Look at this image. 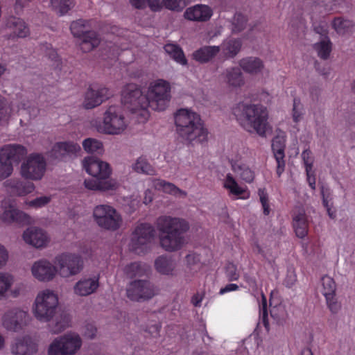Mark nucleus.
<instances>
[{
    "label": "nucleus",
    "mask_w": 355,
    "mask_h": 355,
    "mask_svg": "<svg viewBox=\"0 0 355 355\" xmlns=\"http://www.w3.org/2000/svg\"><path fill=\"white\" fill-rule=\"evenodd\" d=\"M171 99V85L163 79L150 83L146 95L142 94L135 84H128L122 91L121 102L136 115L139 123H145L150 116L148 110L162 111L166 109Z\"/></svg>",
    "instance_id": "1"
},
{
    "label": "nucleus",
    "mask_w": 355,
    "mask_h": 355,
    "mask_svg": "<svg viewBox=\"0 0 355 355\" xmlns=\"http://www.w3.org/2000/svg\"><path fill=\"white\" fill-rule=\"evenodd\" d=\"M155 225L159 232L161 247L168 252H175L182 248L184 243V234L189 230L188 222L180 218L161 216Z\"/></svg>",
    "instance_id": "2"
},
{
    "label": "nucleus",
    "mask_w": 355,
    "mask_h": 355,
    "mask_svg": "<svg viewBox=\"0 0 355 355\" xmlns=\"http://www.w3.org/2000/svg\"><path fill=\"white\" fill-rule=\"evenodd\" d=\"M174 118L177 133L183 139L199 143L207 141L208 132L198 113L181 108L177 110Z\"/></svg>",
    "instance_id": "3"
},
{
    "label": "nucleus",
    "mask_w": 355,
    "mask_h": 355,
    "mask_svg": "<svg viewBox=\"0 0 355 355\" xmlns=\"http://www.w3.org/2000/svg\"><path fill=\"white\" fill-rule=\"evenodd\" d=\"M233 114L245 129L252 128L260 136H265L268 125V111L265 107L239 103L233 109Z\"/></svg>",
    "instance_id": "4"
},
{
    "label": "nucleus",
    "mask_w": 355,
    "mask_h": 355,
    "mask_svg": "<svg viewBox=\"0 0 355 355\" xmlns=\"http://www.w3.org/2000/svg\"><path fill=\"white\" fill-rule=\"evenodd\" d=\"M27 154L20 144H7L0 148V180L9 177L13 171V163H19Z\"/></svg>",
    "instance_id": "5"
},
{
    "label": "nucleus",
    "mask_w": 355,
    "mask_h": 355,
    "mask_svg": "<svg viewBox=\"0 0 355 355\" xmlns=\"http://www.w3.org/2000/svg\"><path fill=\"white\" fill-rule=\"evenodd\" d=\"M89 21L80 19L73 21L70 30L73 35L81 39L80 49L84 52L92 51L100 44V38L96 32L89 31Z\"/></svg>",
    "instance_id": "6"
},
{
    "label": "nucleus",
    "mask_w": 355,
    "mask_h": 355,
    "mask_svg": "<svg viewBox=\"0 0 355 355\" xmlns=\"http://www.w3.org/2000/svg\"><path fill=\"white\" fill-rule=\"evenodd\" d=\"M58 304V297L53 291H42L35 299V316L40 321H49L55 313Z\"/></svg>",
    "instance_id": "7"
},
{
    "label": "nucleus",
    "mask_w": 355,
    "mask_h": 355,
    "mask_svg": "<svg viewBox=\"0 0 355 355\" xmlns=\"http://www.w3.org/2000/svg\"><path fill=\"white\" fill-rule=\"evenodd\" d=\"M128 123L121 109L110 106L104 113L103 121L98 125V130L107 135H119L126 128Z\"/></svg>",
    "instance_id": "8"
},
{
    "label": "nucleus",
    "mask_w": 355,
    "mask_h": 355,
    "mask_svg": "<svg viewBox=\"0 0 355 355\" xmlns=\"http://www.w3.org/2000/svg\"><path fill=\"white\" fill-rule=\"evenodd\" d=\"M155 230L149 223H141L135 229L130 241V249L137 254H145L154 240Z\"/></svg>",
    "instance_id": "9"
},
{
    "label": "nucleus",
    "mask_w": 355,
    "mask_h": 355,
    "mask_svg": "<svg viewBox=\"0 0 355 355\" xmlns=\"http://www.w3.org/2000/svg\"><path fill=\"white\" fill-rule=\"evenodd\" d=\"M93 216L96 224L103 229L115 231L121 224V215L112 206L100 205L95 207Z\"/></svg>",
    "instance_id": "10"
},
{
    "label": "nucleus",
    "mask_w": 355,
    "mask_h": 355,
    "mask_svg": "<svg viewBox=\"0 0 355 355\" xmlns=\"http://www.w3.org/2000/svg\"><path fill=\"white\" fill-rule=\"evenodd\" d=\"M57 271L62 277H69L78 274L83 267V260L80 255L65 252L58 255L55 259Z\"/></svg>",
    "instance_id": "11"
},
{
    "label": "nucleus",
    "mask_w": 355,
    "mask_h": 355,
    "mask_svg": "<svg viewBox=\"0 0 355 355\" xmlns=\"http://www.w3.org/2000/svg\"><path fill=\"white\" fill-rule=\"evenodd\" d=\"M82 341L78 335L67 334L53 340L50 345L49 355H73L81 347Z\"/></svg>",
    "instance_id": "12"
},
{
    "label": "nucleus",
    "mask_w": 355,
    "mask_h": 355,
    "mask_svg": "<svg viewBox=\"0 0 355 355\" xmlns=\"http://www.w3.org/2000/svg\"><path fill=\"white\" fill-rule=\"evenodd\" d=\"M46 163L44 157L38 153L31 154L21 166V174L26 179L41 180L46 171Z\"/></svg>",
    "instance_id": "13"
},
{
    "label": "nucleus",
    "mask_w": 355,
    "mask_h": 355,
    "mask_svg": "<svg viewBox=\"0 0 355 355\" xmlns=\"http://www.w3.org/2000/svg\"><path fill=\"white\" fill-rule=\"evenodd\" d=\"M155 295L154 286L147 280H135L127 288V296L132 301L148 300Z\"/></svg>",
    "instance_id": "14"
},
{
    "label": "nucleus",
    "mask_w": 355,
    "mask_h": 355,
    "mask_svg": "<svg viewBox=\"0 0 355 355\" xmlns=\"http://www.w3.org/2000/svg\"><path fill=\"white\" fill-rule=\"evenodd\" d=\"M83 167L86 172L94 178L107 179L111 174L110 165L94 156L85 158Z\"/></svg>",
    "instance_id": "15"
},
{
    "label": "nucleus",
    "mask_w": 355,
    "mask_h": 355,
    "mask_svg": "<svg viewBox=\"0 0 355 355\" xmlns=\"http://www.w3.org/2000/svg\"><path fill=\"white\" fill-rule=\"evenodd\" d=\"M80 151V146L73 141L57 142L49 152V156L58 160H67L77 156Z\"/></svg>",
    "instance_id": "16"
},
{
    "label": "nucleus",
    "mask_w": 355,
    "mask_h": 355,
    "mask_svg": "<svg viewBox=\"0 0 355 355\" xmlns=\"http://www.w3.org/2000/svg\"><path fill=\"white\" fill-rule=\"evenodd\" d=\"M321 282L322 293L325 297L327 306L331 313H336L340 309V304L336 298V283L333 278L327 275L322 277Z\"/></svg>",
    "instance_id": "17"
},
{
    "label": "nucleus",
    "mask_w": 355,
    "mask_h": 355,
    "mask_svg": "<svg viewBox=\"0 0 355 355\" xmlns=\"http://www.w3.org/2000/svg\"><path fill=\"white\" fill-rule=\"evenodd\" d=\"M0 219L6 225H24L29 224L31 222V218L28 214L12 205H9L4 208L0 216Z\"/></svg>",
    "instance_id": "18"
},
{
    "label": "nucleus",
    "mask_w": 355,
    "mask_h": 355,
    "mask_svg": "<svg viewBox=\"0 0 355 355\" xmlns=\"http://www.w3.org/2000/svg\"><path fill=\"white\" fill-rule=\"evenodd\" d=\"M27 316L26 311L15 309L4 314L3 324L7 329L17 331L26 324Z\"/></svg>",
    "instance_id": "19"
},
{
    "label": "nucleus",
    "mask_w": 355,
    "mask_h": 355,
    "mask_svg": "<svg viewBox=\"0 0 355 355\" xmlns=\"http://www.w3.org/2000/svg\"><path fill=\"white\" fill-rule=\"evenodd\" d=\"M112 95L109 89L106 87H101L94 89L89 87L85 93L84 100V107L86 109H92L100 105L104 101L109 98Z\"/></svg>",
    "instance_id": "20"
},
{
    "label": "nucleus",
    "mask_w": 355,
    "mask_h": 355,
    "mask_svg": "<svg viewBox=\"0 0 355 355\" xmlns=\"http://www.w3.org/2000/svg\"><path fill=\"white\" fill-rule=\"evenodd\" d=\"M32 274L37 279L41 282H49L55 275L56 266H53L46 260L36 261L32 266Z\"/></svg>",
    "instance_id": "21"
},
{
    "label": "nucleus",
    "mask_w": 355,
    "mask_h": 355,
    "mask_svg": "<svg viewBox=\"0 0 355 355\" xmlns=\"http://www.w3.org/2000/svg\"><path fill=\"white\" fill-rule=\"evenodd\" d=\"M190 0H147V4L153 12L160 11L163 7L173 11H182Z\"/></svg>",
    "instance_id": "22"
},
{
    "label": "nucleus",
    "mask_w": 355,
    "mask_h": 355,
    "mask_svg": "<svg viewBox=\"0 0 355 355\" xmlns=\"http://www.w3.org/2000/svg\"><path fill=\"white\" fill-rule=\"evenodd\" d=\"M284 149L285 139L279 136L274 137L272 141V150L277 162L276 173L278 178L281 177L285 170Z\"/></svg>",
    "instance_id": "23"
},
{
    "label": "nucleus",
    "mask_w": 355,
    "mask_h": 355,
    "mask_svg": "<svg viewBox=\"0 0 355 355\" xmlns=\"http://www.w3.org/2000/svg\"><path fill=\"white\" fill-rule=\"evenodd\" d=\"M248 148L243 144L232 146L227 159L232 171H236L240 168V166L245 164V162L248 155Z\"/></svg>",
    "instance_id": "24"
},
{
    "label": "nucleus",
    "mask_w": 355,
    "mask_h": 355,
    "mask_svg": "<svg viewBox=\"0 0 355 355\" xmlns=\"http://www.w3.org/2000/svg\"><path fill=\"white\" fill-rule=\"evenodd\" d=\"M213 15V11L208 6L197 4L188 8L184 14V17L193 21H207Z\"/></svg>",
    "instance_id": "25"
},
{
    "label": "nucleus",
    "mask_w": 355,
    "mask_h": 355,
    "mask_svg": "<svg viewBox=\"0 0 355 355\" xmlns=\"http://www.w3.org/2000/svg\"><path fill=\"white\" fill-rule=\"evenodd\" d=\"M23 239L26 243L37 248L44 247L48 242L46 232L37 227L28 228L23 234Z\"/></svg>",
    "instance_id": "26"
},
{
    "label": "nucleus",
    "mask_w": 355,
    "mask_h": 355,
    "mask_svg": "<svg viewBox=\"0 0 355 355\" xmlns=\"http://www.w3.org/2000/svg\"><path fill=\"white\" fill-rule=\"evenodd\" d=\"M37 350V345L30 336L17 338L12 346L15 355H33Z\"/></svg>",
    "instance_id": "27"
},
{
    "label": "nucleus",
    "mask_w": 355,
    "mask_h": 355,
    "mask_svg": "<svg viewBox=\"0 0 355 355\" xmlns=\"http://www.w3.org/2000/svg\"><path fill=\"white\" fill-rule=\"evenodd\" d=\"M84 184L88 189L101 191H116L119 186V184L115 180H107L94 177L90 179H86Z\"/></svg>",
    "instance_id": "28"
},
{
    "label": "nucleus",
    "mask_w": 355,
    "mask_h": 355,
    "mask_svg": "<svg viewBox=\"0 0 355 355\" xmlns=\"http://www.w3.org/2000/svg\"><path fill=\"white\" fill-rule=\"evenodd\" d=\"M99 286L98 277L82 278L74 286V293L80 296H87L94 293Z\"/></svg>",
    "instance_id": "29"
},
{
    "label": "nucleus",
    "mask_w": 355,
    "mask_h": 355,
    "mask_svg": "<svg viewBox=\"0 0 355 355\" xmlns=\"http://www.w3.org/2000/svg\"><path fill=\"white\" fill-rule=\"evenodd\" d=\"M6 27L11 31L10 37L12 38H24L29 35L30 30L26 22L16 17H10L6 21Z\"/></svg>",
    "instance_id": "30"
},
{
    "label": "nucleus",
    "mask_w": 355,
    "mask_h": 355,
    "mask_svg": "<svg viewBox=\"0 0 355 355\" xmlns=\"http://www.w3.org/2000/svg\"><path fill=\"white\" fill-rule=\"evenodd\" d=\"M219 46H203L191 55L192 59L200 64H206L213 60L220 51Z\"/></svg>",
    "instance_id": "31"
},
{
    "label": "nucleus",
    "mask_w": 355,
    "mask_h": 355,
    "mask_svg": "<svg viewBox=\"0 0 355 355\" xmlns=\"http://www.w3.org/2000/svg\"><path fill=\"white\" fill-rule=\"evenodd\" d=\"M223 187L229 191L230 195L235 196L237 198L245 200L250 196L249 193L238 184L231 173L227 174L224 180Z\"/></svg>",
    "instance_id": "32"
},
{
    "label": "nucleus",
    "mask_w": 355,
    "mask_h": 355,
    "mask_svg": "<svg viewBox=\"0 0 355 355\" xmlns=\"http://www.w3.org/2000/svg\"><path fill=\"white\" fill-rule=\"evenodd\" d=\"M7 184L12 189V192L18 196H25L33 192L35 189L32 182H23L17 179L10 180Z\"/></svg>",
    "instance_id": "33"
},
{
    "label": "nucleus",
    "mask_w": 355,
    "mask_h": 355,
    "mask_svg": "<svg viewBox=\"0 0 355 355\" xmlns=\"http://www.w3.org/2000/svg\"><path fill=\"white\" fill-rule=\"evenodd\" d=\"M293 226L297 237L303 239L307 235L308 223L304 212H300L294 216Z\"/></svg>",
    "instance_id": "34"
},
{
    "label": "nucleus",
    "mask_w": 355,
    "mask_h": 355,
    "mask_svg": "<svg viewBox=\"0 0 355 355\" xmlns=\"http://www.w3.org/2000/svg\"><path fill=\"white\" fill-rule=\"evenodd\" d=\"M239 64L245 71L252 74L261 72L263 68V62L258 58H243L240 61Z\"/></svg>",
    "instance_id": "35"
},
{
    "label": "nucleus",
    "mask_w": 355,
    "mask_h": 355,
    "mask_svg": "<svg viewBox=\"0 0 355 355\" xmlns=\"http://www.w3.org/2000/svg\"><path fill=\"white\" fill-rule=\"evenodd\" d=\"M227 83L233 87H239L244 84L242 72L239 67L228 68L225 70Z\"/></svg>",
    "instance_id": "36"
},
{
    "label": "nucleus",
    "mask_w": 355,
    "mask_h": 355,
    "mask_svg": "<svg viewBox=\"0 0 355 355\" xmlns=\"http://www.w3.org/2000/svg\"><path fill=\"white\" fill-rule=\"evenodd\" d=\"M155 187L158 190L163 192L175 196L186 197L187 193L186 191L180 189L174 184L166 182L164 180H157L155 183Z\"/></svg>",
    "instance_id": "37"
},
{
    "label": "nucleus",
    "mask_w": 355,
    "mask_h": 355,
    "mask_svg": "<svg viewBox=\"0 0 355 355\" xmlns=\"http://www.w3.org/2000/svg\"><path fill=\"white\" fill-rule=\"evenodd\" d=\"M164 51L168 53L175 62L182 64L187 65V60L184 55L182 48L174 44H167L164 46Z\"/></svg>",
    "instance_id": "38"
},
{
    "label": "nucleus",
    "mask_w": 355,
    "mask_h": 355,
    "mask_svg": "<svg viewBox=\"0 0 355 355\" xmlns=\"http://www.w3.org/2000/svg\"><path fill=\"white\" fill-rule=\"evenodd\" d=\"M155 267L161 274L171 275L175 268V263L171 258L160 256L156 259Z\"/></svg>",
    "instance_id": "39"
},
{
    "label": "nucleus",
    "mask_w": 355,
    "mask_h": 355,
    "mask_svg": "<svg viewBox=\"0 0 355 355\" xmlns=\"http://www.w3.org/2000/svg\"><path fill=\"white\" fill-rule=\"evenodd\" d=\"M133 170L139 173L153 175L155 174V168L143 156L139 157L132 166Z\"/></svg>",
    "instance_id": "40"
},
{
    "label": "nucleus",
    "mask_w": 355,
    "mask_h": 355,
    "mask_svg": "<svg viewBox=\"0 0 355 355\" xmlns=\"http://www.w3.org/2000/svg\"><path fill=\"white\" fill-rule=\"evenodd\" d=\"M313 49L317 52L318 57L322 60H327L329 57L331 51L332 44L330 40L326 37L320 42L315 43L313 45Z\"/></svg>",
    "instance_id": "41"
},
{
    "label": "nucleus",
    "mask_w": 355,
    "mask_h": 355,
    "mask_svg": "<svg viewBox=\"0 0 355 355\" xmlns=\"http://www.w3.org/2000/svg\"><path fill=\"white\" fill-rule=\"evenodd\" d=\"M41 50L44 52L46 56L53 62V65L55 71L60 70V65L62 64L61 59L57 51L52 48L51 44L48 43L42 44Z\"/></svg>",
    "instance_id": "42"
},
{
    "label": "nucleus",
    "mask_w": 355,
    "mask_h": 355,
    "mask_svg": "<svg viewBox=\"0 0 355 355\" xmlns=\"http://www.w3.org/2000/svg\"><path fill=\"white\" fill-rule=\"evenodd\" d=\"M241 47V42L236 39L230 40L222 45L224 53L230 58L234 57L239 52Z\"/></svg>",
    "instance_id": "43"
},
{
    "label": "nucleus",
    "mask_w": 355,
    "mask_h": 355,
    "mask_svg": "<svg viewBox=\"0 0 355 355\" xmlns=\"http://www.w3.org/2000/svg\"><path fill=\"white\" fill-rule=\"evenodd\" d=\"M321 195L322 198V204L326 208L329 216L334 219L336 218V210L333 208L330 191L328 188L322 187Z\"/></svg>",
    "instance_id": "44"
},
{
    "label": "nucleus",
    "mask_w": 355,
    "mask_h": 355,
    "mask_svg": "<svg viewBox=\"0 0 355 355\" xmlns=\"http://www.w3.org/2000/svg\"><path fill=\"white\" fill-rule=\"evenodd\" d=\"M332 26L338 33L345 34L350 31L354 24L352 21L342 17H336L334 19Z\"/></svg>",
    "instance_id": "45"
},
{
    "label": "nucleus",
    "mask_w": 355,
    "mask_h": 355,
    "mask_svg": "<svg viewBox=\"0 0 355 355\" xmlns=\"http://www.w3.org/2000/svg\"><path fill=\"white\" fill-rule=\"evenodd\" d=\"M12 109L6 99L0 95V125H6L10 116Z\"/></svg>",
    "instance_id": "46"
},
{
    "label": "nucleus",
    "mask_w": 355,
    "mask_h": 355,
    "mask_svg": "<svg viewBox=\"0 0 355 355\" xmlns=\"http://www.w3.org/2000/svg\"><path fill=\"white\" fill-rule=\"evenodd\" d=\"M83 146L85 150L89 153H101L103 149L102 142L93 138L85 139L83 142Z\"/></svg>",
    "instance_id": "47"
},
{
    "label": "nucleus",
    "mask_w": 355,
    "mask_h": 355,
    "mask_svg": "<svg viewBox=\"0 0 355 355\" xmlns=\"http://www.w3.org/2000/svg\"><path fill=\"white\" fill-rule=\"evenodd\" d=\"M239 177L246 183H252L255 178L254 171L248 165L243 164L240 166V168L233 171Z\"/></svg>",
    "instance_id": "48"
},
{
    "label": "nucleus",
    "mask_w": 355,
    "mask_h": 355,
    "mask_svg": "<svg viewBox=\"0 0 355 355\" xmlns=\"http://www.w3.org/2000/svg\"><path fill=\"white\" fill-rule=\"evenodd\" d=\"M145 266L139 262H133L125 268V273L130 278L142 276L145 272Z\"/></svg>",
    "instance_id": "49"
},
{
    "label": "nucleus",
    "mask_w": 355,
    "mask_h": 355,
    "mask_svg": "<svg viewBox=\"0 0 355 355\" xmlns=\"http://www.w3.org/2000/svg\"><path fill=\"white\" fill-rule=\"evenodd\" d=\"M52 7L61 15L67 13L73 6V0H51Z\"/></svg>",
    "instance_id": "50"
},
{
    "label": "nucleus",
    "mask_w": 355,
    "mask_h": 355,
    "mask_svg": "<svg viewBox=\"0 0 355 355\" xmlns=\"http://www.w3.org/2000/svg\"><path fill=\"white\" fill-rule=\"evenodd\" d=\"M258 195L259 201L261 204L263 214L264 216H268L270 214L271 209L269 203L268 194L265 188H259L258 189Z\"/></svg>",
    "instance_id": "51"
},
{
    "label": "nucleus",
    "mask_w": 355,
    "mask_h": 355,
    "mask_svg": "<svg viewBox=\"0 0 355 355\" xmlns=\"http://www.w3.org/2000/svg\"><path fill=\"white\" fill-rule=\"evenodd\" d=\"M247 23L246 17L241 13H236L233 18L232 31L234 33H239L243 30Z\"/></svg>",
    "instance_id": "52"
},
{
    "label": "nucleus",
    "mask_w": 355,
    "mask_h": 355,
    "mask_svg": "<svg viewBox=\"0 0 355 355\" xmlns=\"http://www.w3.org/2000/svg\"><path fill=\"white\" fill-rule=\"evenodd\" d=\"M12 278L10 275L0 273V295L4 294L11 286Z\"/></svg>",
    "instance_id": "53"
},
{
    "label": "nucleus",
    "mask_w": 355,
    "mask_h": 355,
    "mask_svg": "<svg viewBox=\"0 0 355 355\" xmlns=\"http://www.w3.org/2000/svg\"><path fill=\"white\" fill-rule=\"evenodd\" d=\"M302 158L305 166L306 172L313 169L314 159L309 149H306L302 153Z\"/></svg>",
    "instance_id": "54"
},
{
    "label": "nucleus",
    "mask_w": 355,
    "mask_h": 355,
    "mask_svg": "<svg viewBox=\"0 0 355 355\" xmlns=\"http://www.w3.org/2000/svg\"><path fill=\"white\" fill-rule=\"evenodd\" d=\"M226 277L230 281H236L239 278V274L237 272L236 266L232 263H229L225 267Z\"/></svg>",
    "instance_id": "55"
},
{
    "label": "nucleus",
    "mask_w": 355,
    "mask_h": 355,
    "mask_svg": "<svg viewBox=\"0 0 355 355\" xmlns=\"http://www.w3.org/2000/svg\"><path fill=\"white\" fill-rule=\"evenodd\" d=\"M302 106L301 105L300 101L297 98H294L293 108V121L296 123L300 121L301 119V116L302 115Z\"/></svg>",
    "instance_id": "56"
},
{
    "label": "nucleus",
    "mask_w": 355,
    "mask_h": 355,
    "mask_svg": "<svg viewBox=\"0 0 355 355\" xmlns=\"http://www.w3.org/2000/svg\"><path fill=\"white\" fill-rule=\"evenodd\" d=\"M51 198L46 196L36 198L29 202V205L34 207H42L50 202Z\"/></svg>",
    "instance_id": "57"
},
{
    "label": "nucleus",
    "mask_w": 355,
    "mask_h": 355,
    "mask_svg": "<svg viewBox=\"0 0 355 355\" xmlns=\"http://www.w3.org/2000/svg\"><path fill=\"white\" fill-rule=\"evenodd\" d=\"M261 309H262V317H263V324L266 327V328H268V322L267 320V318H268L267 300H266V296L263 293L261 294Z\"/></svg>",
    "instance_id": "58"
},
{
    "label": "nucleus",
    "mask_w": 355,
    "mask_h": 355,
    "mask_svg": "<svg viewBox=\"0 0 355 355\" xmlns=\"http://www.w3.org/2000/svg\"><path fill=\"white\" fill-rule=\"evenodd\" d=\"M306 174L309 185L314 190L315 189V176L314 171L311 169L309 172H306Z\"/></svg>",
    "instance_id": "59"
},
{
    "label": "nucleus",
    "mask_w": 355,
    "mask_h": 355,
    "mask_svg": "<svg viewBox=\"0 0 355 355\" xmlns=\"http://www.w3.org/2000/svg\"><path fill=\"white\" fill-rule=\"evenodd\" d=\"M186 261L189 266H192L200 261V257L196 253H191L187 255Z\"/></svg>",
    "instance_id": "60"
},
{
    "label": "nucleus",
    "mask_w": 355,
    "mask_h": 355,
    "mask_svg": "<svg viewBox=\"0 0 355 355\" xmlns=\"http://www.w3.org/2000/svg\"><path fill=\"white\" fill-rule=\"evenodd\" d=\"M130 4L136 9H144L147 5V0H129Z\"/></svg>",
    "instance_id": "61"
},
{
    "label": "nucleus",
    "mask_w": 355,
    "mask_h": 355,
    "mask_svg": "<svg viewBox=\"0 0 355 355\" xmlns=\"http://www.w3.org/2000/svg\"><path fill=\"white\" fill-rule=\"evenodd\" d=\"M239 289V286L236 284H228L225 287L221 288L219 293L223 295L226 293L234 291Z\"/></svg>",
    "instance_id": "62"
},
{
    "label": "nucleus",
    "mask_w": 355,
    "mask_h": 355,
    "mask_svg": "<svg viewBox=\"0 0 355 355\" xmlns=\"http://www.w3.org/2000/svg\"><path fill=\"white\" fill-rule=\"evenodd\" d=\"M96 331L97 329L93 324H88L86 325L85 335L89 338H94L96 336Z\"/></svg>",
    "instance_id": "63"
},
{
    "label": "nucleus",
    "mask_w": 355,
    "mask_h": 355,
    "mask_svg": "<svg viewBox=\"0 0 355 355\" xmlns=\"http://www.w3.org/2000/svg\"><path fill=\"white\" fill-rule=\"evenodd\" d=\"M7 259L8 252L5 248L0 244V268L6 263Z\"/></svg>",
    "instance_id": "64"
}]
</instances>
